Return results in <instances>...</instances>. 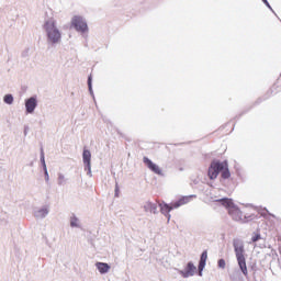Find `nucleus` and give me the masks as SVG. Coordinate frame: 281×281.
I'll return each instance as SVG.
<instances>
[{
	"label": "nucleus",
	"instance_id": "dca6fc26",
	"mask_svg": "<svg viewBox=\"0 0 281 281\" xmlns=\"http://www.w3.org/2000/svg\"><path fill=\"white\" fill-rule=\"evenodd\" d=\"M3 100L5 104H12V102H14V97H12V94H5Z\"/></svg>",
	"mask_w": 281,
	"mask_h": 281
},
{
	"label": "nucleus",
	"instance_id": "9b49d317",
	"mask_svg": "<svg viewBox=\"0 0 281 281\" xmlns=\"http://www.w3.org/2000/svg\"><path fill=\"white\" fill-rule=\"evenodd\" d=\"M195 195H186L180 198L177 202L173 203V207H181V205H188L192 199H194Z\"/></svg>",
	"mask_w": 281,
	"mask_h": 281
},
{
	"label": "nucleus",
	"instance_id": "6ab92c4d",
	"mask_svg": "<svg viewBox=\"0 0 281 281\" xmlns=\"http://www.w3.org/2000/svg\"><path fill=\"white\" fill-rule=\"evenodd\" d=\"M217 265H218L220 269H225V267H226L225 259H220Z\"/></svg>",
	"mask_w": 281,
	"mask_h": 281
},
{
	"label": "nucleus",
	"instance_id": "7ed1b4c3",
	"mask_svg": "<svg viewBox=\"0 0 281 281\" xmlns=\"http://www.w3.org/2000/svg\"><path fill=\"white\" fill-rule=\"evenodd\" d=\"M44 27L50 43H58V41H60V31L56 29V22H54V20L47 21Z\"/></svg>",
	"mask_w": 281,
	"mask_h": 281
},
{
	"label": "nucleus",
	"instance_id": "f8f14e48",
	"mask_svg": "<svg viewBox=\"0 0 281 281\" xmlns=\"http://www.w3.org/2000/svg\"><path fill=\"white\" fill-rule=\"evenodd\" d=\"M205 262H207V251H203L199 263V276H203V269H205Z\"/></svg>",
	"mask_w": 281,
	"mask_h": 281
},
{
	"label": "nucleus",
	"instance_id": "1a4fd4ad",
	"mask_svg": "<svg viewBox=\"0 0 281 281\" xmlns=\"http://www.w3.org/2000/svg\"><path fill=\"white\" fill-rule=\"evenodd\" d=\"M37 104H38V101L36 100V98L31 97L30 99H27L25 101L26 113H32L34 109H36Z\"/></svg>",
	"mask_w": 281,
	"mask_h": 281
},
{
	"label": "nucleus",
	"instance_id": "20e7f679",
	"mask_svg": "<svg viewBox=\"0 0 281 281\" xmlns=\"http://www.w3.org/2000/svg\"><path fill=\"white\" fill-rule=\"evenodd\" d=\"M229 216H232L233 221H237L238 223H247V215L243 214V211L238 209V206L231 207L228 211Z\"/></svg>",
	"mask_w": 281,
	"mask_h": 281
},
{
	"label": "nucleus",
	"instance_id": "5701e85b",
	"mask_svg": "<svg viewBox=\"0 0 281 281\" xmlns=\"http://www.w3.org/2000/svg\"><path fill=\"white\" fill-rule=\"evenodd\" d=\"M263 1V3L266 4V5H268V8H271L270 5H269V1H267V0H262Z\"/></svg>",
	"mask_w": 281,
	"mask_h": 281
},
{
	"label": "nucleus",
	"instance_id": "f3484780",
	"mask_svg": "<svg viewBox=\"0 0 281 281\" xmlns=\"http://www.w3.org/2000/svg\"><path fill=\"white\" fill-rule=\"evenodd\" d=\"M46 214H49V211L47 209H42L37 212V216H41L42 218H45Z\"/></svg>",
	"mask_w": 281,
	"mask_h": 281
},
{
	"label": "nucleus",
	"instance_id": "ddd939ff",
	"mask_svg": "<svg viewBox=\"0 0 281 281\" xmlns=\"http://www.w3.org/2000/svg\"><path fill=\"white\" fill-rule=\"evenodd\" d=\"M95 267H97L99 273H109V271L111 270V266H109V263H104V262H97Z\"/></svg>",
	"mask_w": 281,
	"mask_h": 281
},
{
	"label": "nucleus",
	"instance_id": "9d476101",
	"mask_svg": "<svg viewBox=\"0 0 281 281\" xmlns=\"http://www.w3.org/2000/svg\"><path fill=\"white\" fill-rule=\"evenodd\" d=\"M159 206H160L161 214H164L165 216H168V220L170 221V212H172V210H176L175 203H172L171 205L161 203L159 204Z\"/></svg>",
	"mask_w": 281,
	"mask_h": 281
},
{
	"label": "nucleus",
	"instance_id": "0eeeda50",
	"mask_svg": "<svg viewBox=\"0 0 281 281\" xmlns=\"http://www.w3.org/2000/svg\"><path fill=\"white\" fill-rule=\"evenodd\" d=\"M143 161L145 166H147V168L151 170V172H155V175H161V169L159 168V166L148 159V157H144Z\"/></svg>",
	"mask_w": 281,
	"mask_h": 281
},
{
	"label": "nucleus",
	"instance_id": "aec40b11",
	"mask_svg": "<svg viewBox=\"0 0 281 281\" xmlns=\"http://www.w3.org/2000/svg\"><path fill=\"white\" fill-rule=\"evenodd\" d=\"M251 240L252 243H258V240H260V234L252 236Z\"/></svg>",
	"mask_w": 281,
	"mask_h": 281
},
{
	"label": "nucleus",
	"instance_id": "a211bd4d",
	"mask_svg": "<svg viewBox=\"0 0 281 281\" xmlns=\"http://www.w3.org/2000/svg\"><path fill=\"white\" fill-rule=\"evenodd\" d=\"M70 226L71 227H78V220L76 217H71L70 220Z\"/></svg>",
	"mask_w": 281,
	"mask_h": 281
},
{
	"label": "nucleus",
	"instance_id": "f257e3e1",
	"mask_svg": "<svg viewBox=\"0 0 281 281\" xmlns=\"http://www.w3.org/2000/svg\"><path fill=\"white\" fill-rule=\"evenodd\" d=\"M220 172H221L222 179H229L232 177L227 160H224V161L213 160L209 167L207 177L209 179H211V181H214V179H217Z\"/></svg>",
	"mask_w": 281,
	"mask_h": 281
},
{
	"label": "nucleus",
	"instance_id": "412c9836",
	"mask_svg": "<svg viewBox=\"0 0 281 281\" xmlns=\"http://www.w3.org/2000/svg\"><path fill=\"white\" fill-rule=\"evenodd\" d=\"M120 194V187L116 184L115 186V196H119Z\"/></svg>",
	"mask_w": 281,
	"mask_h": 281
},
{
	"label": "nucleus",
	"instance_id": "6e6552de",
	"mask_svg": "<svg viewBox=\"0 0 281 281\" xmlns=\"http://www.w3.org/2000/svg\"><path fill=\"white\" fill-rule=\"evenodd\" d=\"M194 271H196V267H194L193 262H189L186 270L180 271V276H182V278H190L191 276H194Z\"/></svg>",
	"mask_w": 281,
	"mask_h": 281
},
{
	"label": "nucleus",
	"instance_id": "39448f33",
	"mask_svg": "<svg viewBox=\"0 0 281 281\" xmlns=\"http://www.w3.org/2000/svg\"><path fill=\"white\" fill-rule=\"evenodd\" d=\"M74 27L77 30V32H87L89 30V26H87V22L82 20V16L75 15L71 21Z\"/></svg>",
	"mask_w": 281,
	"mask_h": 281
},
{
	"label": "nucleus",
	"instance_id": "f03ea898",
	"mask_svg": "<svg viewBox=\"0 0 281 281\" xmlns=\"http://www.w3.org/2000/svg\"><path fill=\"white\" fill-rule=\"evenodd\" d=\"M233 247L235 249V256L239 266L241 273L247 278L249 276V271L247 270V260L245 259V246L240 240L234 239Z\"/></svg>",
	"mask_w": 281,
	"mask_h": 281
},
{
	"label": "nucleus",
	"instance_id": "4be33fe9",
	"mask_svg": "<svg viewBox=\"0 0 281 281\" xmlns=\"http://www.w3.org/2000/svg\"><path fill=\"white\" fill-rule=\"evenodd\" d=\"M88 85H89V88L91 89V77L88 78Z\"/></svg>",
	"mask_w": 281,
	"mask_h": 281
},
{
	"label": "nucleus",
	"instance_id": "4468645a",
	"mask_svg": "<svg viewBox=\"0 0 281 281\" xmlns=\"http://www.w3.org/2000/svg\"><path fill=\"white\" fill-rule=\"evenodd\" d=\"M145 212H150V214H157V204L153 202H146L144 205Z\"/></svg>",
	"mask_w": 281,
	"mask_h": 281
},
{
	"label": "nucleus",
	"instance_id": "2eb2a0df",
	"mask_svg": "<svg viewBox=\"0 0 281 281\" xmlns=\"http://www.w3.org/2000/svg\"><path fill=\"white\" fill-rule=\"evenodd\" d=\"M218 203H222L223 207H226V210H232V207H234V201H232V199H222V200H218Z\"/></svg>",
	"mask_w": 281,
	"mask_h": 281
},
{
	"label": "nucleus",
	"instance_id": "423d86ee",
	"mask_svg": "<svg viewBox=\"0 0 281 281\" xmlns=\"http://www.w3.org/2000/svg\"><path fill=\"white\" fill-rule=\"evenodd\" d=\"M82 159H83L85 170L88 171V175H91V151H89V149H83Z\"/></svg>",
	"mask_w": 281,
	"mask_h": 281
}]
</instances>
